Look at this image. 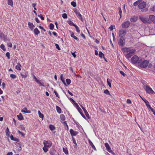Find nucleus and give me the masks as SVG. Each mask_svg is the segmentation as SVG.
Segmentation results:
<instances>
[{"mask_svg": "<svg viewBox=\"0 0 155 155\" xmlns=\"http://www.w3.org/2000/svg\"><path fill=\"white\" fill-rule=\"evenodd\" d=\"M28 27L31 29V30H33L34 27H35V25H34L32 23L30 22H28Z\"/></svg>", "mask_w": 155, "mask_h": 155, "instance_id": "17", "label": "nucleus"}, {"mask_svg": "<svg viewBox=\"0 0 155 155\" xmlns=\"http://www.w3.org/2000/svg\"><path fill=\"white\" fill-rule=\"evenodd\" d=\"M142 1V0H138L135 2L134 3V6H136L137 5H139Z\"/></svg>", "mask_w": 155, "mask_h": 155, "instance_id": "24", "label": "nucleus"}, {"mask_svg": "<svg viewBox=\"0 0 155 155\" xmlns=\"http://www.w3.org/2000/svg\"><path fill=\"white\" fill-rule=\"evenodd\" d=\"M113 28H115V25H111L109 28V29H110V31L113 30Z\"/></svg>", "mask_w": 155, "mask_h": 155, "instance_id": "41", "label": "nucleus"}, {"mask_svg": "<svg viewBox=\"0 0 155 155\" xmlns=\"http://www.w3.org/2000/svg\"><path fill=\"white\" fill-rule=\"evenodd\" d=\"M70 132L72 137L76 136L78 133V132L74 131L72 129H70Z\"/></svg>", "mask_w": 155, "mask_h": 155, "instance_id": "9", "label": "nucleus"}, {"mask_svg": "<svg viewBox=\"0 0 155 155\" xmlns=\"http://www.w3.org/2000/svg\"><path fill=\"white\" fill-rule=\"evenodd\" d=\"M104 93L106 94L110 95L109 91L107 89L104 90Z\"/></svg>", "mask_w": 155, "mask_h": 155, "instance_id": "49", "label": "nucleus"}, {"mask_svg": "<svg viewBox=\"0 0 155 155\" xmlns=\"http://www.w3.org/2000/svg\"><path fill=\"white\" fill-rule=\"evenodd\" d=\"M17 116L19 120H21L24 119L21 113H20L19 115H18Z\"/></svg>", "mask_w": 155, "mask_h": 155, "instance_id": "18", "label": "nucleus"}, {"mask_svg": "<svg viewBox=\"0 0 155 155\" xmlns=\"http://www.w3.org/2000/svg\"><path fill=\"white\" fill-rule=\"evenodd\" d=\"M139 18L144 23L150 24V20L147 18L143 16H140Z\"/></svg>", "mask_w": 155, "mask_h": 155, "instance_id": "5", "label": "nucleus"}, {"mask_svg": "<svg viewBox=\"0 0 155 155\" xmlns=\"http://www.w3.org/2000/svg\"><path fill=\"white\" fill-rule=\"evenodd\" d=\"M149 19L150 20V23L152 22L155 23V16L153 15H150L149 16Z\"/></svg>", "mask_w": 155, "mask_h": 155, "instance_id": "11", "label": "nucleus"}, {"mask_svg": "<svg viewBox=\"0 0 155 155\" xmlns=\"http://www.w3.org/2000/svg\"><path fill=\"white\" fill-rule=\"evenodd\" d=\"M54 27V25L52 23H50L49 25V29L51 30L53 29Z\"/></svg>", "mask_w": 155, "mask_h": 155, "instance_id": "38", "label": "nucleus"}, {"mask_svg": "<svg viewBox=\"0 0 155 155\" xmlns=\"http://www.w3.org/2000/svg\"><path fill=\"white\" fill-rule=\"evenodd\" d=\"M88 142H89V144H90V146H91V147L94 150L96 151L97 150V149H96L95 146H94V145L93 144V143L90 140H88Z\"/></svg>", "mask_w": 155, "mask_h": 155, "instance_id": "13", "label": "nucleus"}, {"mask_svg": "<svg viewBox=\"0 0 155 155\" xmlns=\"http://www.w3.org/2000/svg\"><path fill=\"white\" fill-rule=\"evenodd\" d=\"M78 112L80 113V114H81V113H83L82 112V109L80 107L78 108V109H77Z\"/></svg>", "mask_w": 155, "mask_h": 155, "instance_id": "59", "label": "nucleus"}, {"mask_svg": "<svg viewBox=\"0 0 155 155\" xmlns=\"http://www.w3.org/2000/svg\"><path fill=\"white\" fill-rule=\"evenodd\" d=\"M38 16L41 19V20H44V18L43 16L42 15L40 14V15H38Z\"/></svg>", "mask_w": 155, "mask_h": 155, "instance_id": "56", "label": "nucleus"}, {"mask_svg": "<svg viewBox=\"0 0 155 155\" xmlns=\"http://www.w3.org/2000/svg\"><path fill=\"white\" fill-rule=\"evenodd\" d=\"M60 117L61 120L62 121H63L65 119V117L64 115L61 114L60 115Z\"/></svg>", "mask_w": 155, "mask_h": 155, "instance_id": "27", "label": "nucleus"}, {"mask_svg": "<svg viewBox=\"0 0 155 155\" xmlns=\"http://www.w3.org/2000/svg\"><path fill=\"white\" fill-rule=\"evenodd\" d=\"M119 39L118 41V45L121 47H123L125 45L126 36V30L120 29L118 32Z\"/></svg>", "mask_w": 155, "mask_h": 155, "instance_id": "2", "label": "nucleus"}, {"mask_svg": "<svg viewBox=\"0 0 155 155\" xmlns=\"http://www.w3.org/2000/svg\"><path fill=\"white\" fill-rule=\"evenodd\" d=\"M10 77L12 79H15L17 77V76L15 74H10Z\"/></svg>", "mask_w": 155, "mask_h": 155, "instance_id": "42", "label": "nucleus"}, {"mask_svg": "<svg viewBox=\"0 0 155 155\" xmlns=\"http://www.w3.org/2000/svg\"><path fill=\"white\" fill-rule=\"evenodd\" d=\"M76 53V51L74 52H71V54L74 58H75L76 57V55L75 54V53Z\"/></svg>", "mask_w": 155, "mask_h": 155, "instance_id": "63", "label": "nucleus"}, {"mask_svg": "<svg viewBox=\"0 0 155 155\" xmlns=\"http://www.w3.org/2000/svg\"><path fill=\"white\" fill-rule=\"evenodd\" d=\"M146 6V3L144 2H141L138 5V8L140 9H141L140 12H146L148 11V8H145Z\"/></svg>", "mask_w": 155, "mask_h": 155, "instance_id": "3", "label": "nucleus"}, {"mask_svg": "<svg viewBox=\"0 0 155 155\" xmlns=\"http://www.w3.org/2000/svg\"><path fill=\"white\" fill-rule=\"evenodd\" d=\"M127 103L128 104H131L132 105L131 106H132V104H131V101L129 99H127Z\"/></svg>", "mask_w": 155, "mask_h": 155, "instance_id": "48", "label": "nucleus"}, {"mask_svg": "<svg viewBox=\"0 0 155 155\" xmlns=\"http://www.w3.org/2000/svg\"><path fill=\"white\" fill-rule=\"evenodd\" d=\"M104 145L107 151H108L109 152H110V150H111V148L110 147L108 143H105Z\"/></svg>", "mask_w": 155, "mask_h": 155, "instance_id": "16", "label": "nucleus"}, {"mask_svg": "<svg viewBox=\"0 0 155 155\" xmlns=\"http://www.w3.org/2000/svg\"><path fill=\"white\" fill-rule=\"evenodd\" d=\"M74 27H75V28L76 29V31L78 33H80V30L79 29L78 26L77 25H76Z\"/></svg>", "mask_w": 155, "mask_h": 155, "instance_id": "39", "label": "nucleus"}, {"mask_svg": "<svg viewBox=\"0 0 155 155\" xmlns=\"http://www.w3.org/2000/svg\"><path fill=\"white\" fill-rule=\"evenodd\" d=\"M34 78L35 79V81L39 84V86L45 87V85L44 82H41V81L38 80L35 75H33Z\"/></svg>", "mask_w": 155, "mask_h": 155, "instance_id": "8", "label": "nucleus"}, {"mask_svg": "<svg viewBox=\"0 0 155 155\" xmlns=\"http://www.w3.org/2000/svg\"><path fill=\"white\" fill-rule=\"evenodd\" d=\"M121 50L125 56L126 57V48H121Z\"/></svg>", "mask_w": 155, "mask_h": 155, "instance_id": "36", "label": "nucleus"}, {"mask_svg": "<svg viewBox=\"0 0 155 155\" xmlns=\"http://www.w3.org/2000/svg\"><path fill=\"white\" fill-rule=\"evenodd\" d=\"M43 144L45 147H47L48 148H50L52 145V142L50 141L44 140L43 141Z\"/></svg>", "mask_w": 155, "mask_h": 155, "instance_id": "7", "label": "nucleus"}, {"mask_svg": "<svg viewBox=\"0 0 155 155\" xmlns=\"http://www.w3.org/2000/svg\"><path fill=\"white\" fill-rule=\"evenodd\" d=\"M135 51V49L132 48H127V58L133 64H138L140 61L139 58L136 55H134L130 59V57L133 55Z\"/></svg>", "mask_w": 155, "mask_h": 155, "instance_id": "1", "label": "nucleus"}, {"mask_svg": "<svg viewBox=\"0 0 155 155\" xmlns=\"http://www.w3.org/2000/svg\"><path fill=\"white\" fill-rule=\"evenodd\" d=\"M22 112L26 113L27 114H30L31 113V111L30 110H28L27 108L26 107H25L23 109L21 110Z\"/></svg>", "mask_w": 155, "mask_h": 155, "instance_id": "12", "label": "nucleus"}, {"mask_svg": "<svg viewBox=\"0 0 155 155\" xmlns=\"http://www.w3.org/2000/svg\"><path fill=\"white\" fill-rule=\"evenodd\" d=\"M38 114L39 117L42 118L43 120L44 117L43 114H42L39 110L38 111Z\"/></svg>", "mask_w": 155, "mask_h": 155, "instance_id": "31", "label": "nucleus"}, {"mask_svg": "<svg viewBox=\"0 0 155 155\" xmlns=\"http://www.w3.org/2000/svg\"><path fill=\"white\" fill-rule=\"evenodd\" d=\"M120 74H121L122 75H123L124 76H125V73L123 72L122 71H120Z\"/></svg>", "mask_w": 155, "mask_h": 155, "instance_id": "61", "label": "nucleus"}, {"mask_svg": "<svg viewBox=\"0 0 155 155\" xmlns=\"http://www.w3.org/2000/svg\"><path fill=\"white\" fill-rule=\"evenodd\" d=\"M28 72L26 71L25 72V74H23L22 73H20V75L21 77L22 78H25L27 77V74Z\"/></svg>", "mask_w": 155, "mask_h": 155, "instance_id": "21", "label": "nucleus"}, {"mask_svg": "<svg viewBox=\"0 0 155 155\" xmlns=\"http://www.w3.org/2000/svg\"><path fill=\"white\" fill-rule=\"evenodd\" d=\"M122 28H126V22H124L122 25Z\"/></svg>", "mask_w": 155, "mask_h": 155, "instance_id": "51", "label": "nucleus"}, {"mask_svg": "<svg viewBox=\"0 0 155 155\" xmlns=\"http://www.w3.org/2000/svg\"><path fill=\"white\" fill-rule=\"evenodd\" d=\"M21 66L19 63H17V64L15 66V68L18 71L21 70Z\"/></svg>", "mask_w": 155, "mask_h": 155, "instance_id": "19", "label": "nucleus"}, {"mask_svg": "<svg viewBox=\"0 0 155 155\" xmlns=\"http://www.w3.org/2000/svg\"><path fill=\"white\" fill-rule=\"evenodd\" d=\"M48 147H45V145H44V147H43L42 149L45 153H46L48 151Z\"/></svg>", "mask_w": 155, "mask_h": 155, "instance_id": "35", "label": "nucleus"}, {"mask_svg": "<svg viewBox=\"0 0 155 155\" xmlns=\"http://www.w3.org/2000/svg\"><path fill=\"white\" fill-rule=\"evenodd\" d=\"M49 128L51 131H53L55 129V127L52 125H49Z\"/></svg>", "mask_w": 155, "mask_h": 155, "instance_id": "34", "label": "nucleus"}, {"mask_svg": "<svg viewBox=\"0 0 155 155\" xmlns=\"http://www.w3.org/2000/svg\"><path fill=\"white\" fill-rule=\"evenodd\" d=\"M150 11L153 12H155V5L151 7L150 8Z\"/></svg>", "mask_w": 155, "mask_h": 155, "instance_id": "45", "label": "nucleus"}, {"mask_svg": "<svg viewBox=\"0 0 155 155\" xmlns=\"http://www.w3.org/2000/svg\"><path fill=\"white\" fill-rule=\"evenodd\" d=\"M63 124H64V125L67 127V130H68V126L67 124V122L66 121H64L63 122Z\"/></svg>", "mask_w": 155, "mask_h": 155, "instance_id": "46", "label": "nucleus"}, {"mask_svg": "<svg viewBox=\"0 0 155 155\" xmlns=\"http://www.w3.org/2000/svg\"><path fill=\"white\" fill-rule=\"evenodd\" d=\"M144 89L147 93L151 94H154L155 93L152 89L148 85H146Z\"/></svg>", "mask_w": 155, "mask_h": 155, "instance_id": "6", "label": "nucleus"}, {"mask_svg": "<svg viewBox=\"0 0 155 155\" xmlns=\"http://www.w3.org/2000/svg\"><path fill=\"white\" fill-rule=\"evenodd\" d=\"M8 4L11 6H13V1L12 0H8Z\"/></svg>", "mask_w": 155, "mask_h": 155, "instance_id": "28", "label": "nucleus"}, {"mask_svg": "<svg viewBox=\"0 0 155 155\" xmlns=\"http://www.w3.org/2000/svg\"><path fill=\"white\" fill-rule=\"evenodd\" d=\"M63 152L66 155H68V149L66 147H63Z\"/></svg>", "mask_w": 155, "mask_h": 155, "instance_id": "23", "label": "nucleus"}, {"mask_svg": "<svg viewBox=\"0 0 155 155\" xmlns=\"http://www.w3.org/2000/svg\"><path fill=\"white\" fill-rule=\"evenodd\" d=\"M18 133L21 135L22 136H24L25 134L22 132H21L19 130H18Z\"/></svg>", "mask_w": 155, "mask_h": 155, "instance_id": "60", "label": "nucleus"}, {"mask_svg": "<svg viewBox=\"0 0 155 155\" xmlns=\"http://www.w3.org/2000/svg\"><path fill=\"white\" fill-rule=\"evenodd\" d=\"M13 140L17 142H19V139H18L16 137H14Z\"/></svg>", "mask_w": 155, "mask_h": 155, "instance_id": "64", "label": "nucleus"}, {"mask_svg": "<svg viewBox=\"0 0 155 155\" xmlns=\"http://www.w3.org/2000/svg\"><path fill=\"white\" fill-rule=\"evenodd\" d=\"M71 4L74 7L76 6V3L74 1L71 2Z\"/></svg>", "mask_w": 155, "mask_h": 155, "instance_id": "43", "label": "nucleus"}, {"mask_svg": "<svg viewBox=\"0 0 155 155\" xmlns=\"http://www.w3.org/2000/svg\"><path fill=\"white\" fill-rule=\"evenodd\" d=\"M75 12L76 13L78 18L80 19L81 21H82V15L79 12H78L77 11Z\"/></svg>", "mask_w": 155, "mask_h": 155, "instance_id": "14", "label": "nucleus"}, {"mask_svg": "<svg viewBox=\"0 0 155 155\" xmlns=\"http://www.w3.org/2000/svg\"><path fill=\"white\" fill-rule=\"evenodd\" d=\"M66 81L68 85L69 84L71 83V80L69 79H67Z\"/></svg>", "mask_w": 155, "mask_h": 155, "instance_id": "47", "label": "nucleus"}, {"mask_svg": "<svg viewBox=\"0 0 155 155\" xmlns=\"http://www.w3.org/2000/svg\"><path fill=\"white\" fill-rule=\"evenodd\" d=\"M68 23L69 25L71 26H74L76 25L74 24V23L71 21H68Z\"/></svg>", "mask_w": 155, "mask_h": 155, "instance_id": "40", "label": "nucleus"}, {"mask_svg": "<svg viewBox=\"0 0 155 155\" xmlns=\"http://www.w3.org/2000/svg\"><path fill=\"white\" fill-rule=\"evenodd\" d=\"M8 45L9 47H12V45L11 43L10 42L8 43Z\"/></svg>", "mask_w": 155, "mask_h": 155, "instance_id": "62", "label": "nucleus"}, {"mask_svg": "<svg viewBox=\"0 0 155 155\" xmlns=\"http://www.w3.org/2000/svg\"><path fill=\"white\" fill-rule=\"evenodd\" d=\"M149 63V62L148 61L140 59L138 64L141 68H145L147 66Z\"/></svg>", "mask_w": 155, "mask_h": 155, "instance_id": "4", "label": "nucleus"}, {"mask_svg": "<svg viewBox=\"0 0 155 155\" xmlns=\"http://www.w3.org/2000/svg\"><path fill=\"white\" fill-rule=\"evenodd\" d=\"M145 102L148 108H150H150H152L149 104V102L148 101L146 100L145 101Z\"/></svg>", "mask_w": 155, "mask_h": 155, "instance_id": "29", "label": "nucleus"}, {"mask_svg": "<svg viewBox=\"0 0 155 155\" xmlns=\"http://www.w3.org/2000/svg\"><path fill=\"white\" fill-rule=\"evenodd\" d=\"M62 17L64 18H67V14H66V13H64V14H62Z\"/></svg>", "mask_w": 155, "mask_h": 155, "instance_id": "53", "label": "nucleus"}, {"mask_svg": "<svg viewBox=\"0 0 155 155\" xmlns=\"http://www.w3.org/2000/svg\"><path fill=\"white\" fill-rule=\"evenodd\" d=\"M74 104V106L77 108V109H78V108L80 107L78 105V104L76 103V102L73 103Z\"/></svg>", "mask_w": 155, "mask_h": 155, "instance_id": "52", "label": "nucleus"}, {"mask_svg": "<svg viewBox=\"0 0 155 155\" xmlns=\"http://www.w3.org/2000/svg\"><path fill=\"white\" fill-rule=\"evenodd\" d=\"M81 108L83 109L86 117L88 119H90V117L89 115V114L88 113L87 111V110L82 106L81 105Z\"/></svg>", "mask_w": 155, "mask_h": 155, "instance_id": "10", "label": "nucleus"}, {"mask_svg": "<svg viewBox=\"0 0 155 155\" xmlns=\"http://www.w3.org/2000/svg\"><path fill=\"white\" fill-rule=\"evenodd\" d=\"M111 81H112L111 80H110L109 79L107 78V84H108V85H109V86L110 87H111Z\"/></svg>", "mask_w": 155, "mask_h": 155, "instance_id": "32", "label": "nucleus"}, {"mask_svg": "<svg viewBox=\"0 0 155 155\" xmlns=\"http://www.w3.org/2000/svg\"><path fill=\"white\" fill-rule=\"evenodd\" d=\"M137 20V18L136 17H133L132 18H131L130 19V21H131L132 22H136Z\"/></svg>", "mask_w": 155, "mask_h": 155, "instance_id": "30", "label": "nucleus"}, {"mask_svg": "<svg viewBox=\"0 0 155 155\" xmlns=\"http://www.w3.org/2000/svg\"><path fill=\"white\" fill-rule=\"evenodd\" d=\"M72 139L73 140V143L74 144H75V145H77V144L76 143V142L75 141V139L73 137H72Z\"/></svg>", "mask_w": 155, "mask_h": 155, "instance_id": "57", "label": "nucleus"}, {"mask_svg": "<svg viewBox=\"0 0 155 155\" xmlns=\"http://www.w3.org/2000/svg\"><path fill=\"white\" fill-rule=\"evenodd\" d=\"M54 92L55 93V94L56 95V96L58 97V98H60V96L58 94L57 92L56 91L54 90Z\"/></svg>", "mask_w": 155, "mask_h": 155, "instance_id": "54", "label": "nucleus"}, {"mask_svg": "<svg viewBox=\"0 0 155 155\" xmlns=\"http://www.w3.org/2000/svg\"><path fill=\"white\" fill-rule=\"evenodd\" d=\"M6 55L8 58V59H10V54L9 52H7L6 54Z\"/></svg>", "mask_w": 155, "mask_h": 155, "instance_id": "50", "label": "nucleus"}, {"mask_svg": "<svg viewBox=\"0 0 155 155\" xmlns=\"http://www.w3.org/2000/svg\"><path fill=\"white\" fill-rule=\"evenodd\" d=\"M5 133L6 135L8 136L9 137L10 136V132L8 128L7 127L6 129L5 130Z\"/></svg>", "mask_w": 155, "mask_h": 155, "instance_id": "26", "label": "nucleus"}, {"mask_svg": "<svg viewBox=\"0 0 155 155\" xmlns=\"http://www.w3.org/2000/svg\"><path fill=\"white\" fill-rule=\"evenodd\" d=\"M57 111L59 114H61V108L58 106H57L56 107Z\"/></svg>", "mask_w": 155, "mask_h": 155, "instance_id": "22", "label": "nucleus"}, {"mask_svg": "<svg viewBox=\"0 0 155 155\" xmlns=\"http://www.w3.org/2000/svg\"><path fill=\"white\" fill-rule=\"evenodd\" d=\"M60 78H61V81H62L63 82V83H64V84L65 85H66V83L65 82L63 78V74H61V75Z\"/></svg>", "mask_w": 155, "mask_h": 155, "instance_id": "33", "label": "nucleus"}, {"mask_svg": "<svg viewBox=\"0 0 155 155\" xmlns=\"http://www.w3.org/2000/svg\"><path fill=\"white\" fill-rule=\"evenodd\" d=\"M55 153L56 150L54 149L51 150L49 152V153L51 155H55Z\"/></svg>", "mask_w": 155, "mask_h": 155, "instance_id": "25", "label": "nucleus"}, {"mask_svg": "<svg viewBox=\"0 0 155 155\" xmlns=\"http://www.w3.org/2000/svg\"><path fill=\"white\" fill-rule=\"evenodd\" d=\"M70 32L71 34V37L74 38V39H75L77 41H78V39L74 35V34L73 32L72 31H70Z\"/></svg>", "mask_w": 155, "mask_h": 155, "instance_id": "15", "label": "nucleus"}, {"mask_svg": "<svg viewBox=\"0 0 155 155\" xmlns=\"http://www.w3.org/2000/svg\"><path fill=\"white\" fill-rule=\"evenodd\" d=\"M34 32L35 35H37L40 33V31L37 28H36L34 29Z\"/></svg>", "mask_w": 155, "mask_h": 155, "instance_id": "20", "label": "nucleus"}, {"mask_svg": "<svg viewBox=\"0 0 155 155\" xmlns=\"http://www.w3.org/2000/svg\"><path fill=\"white\" fill-rule=\"evenodd\" d=\"M0 48H1L4 51H5L6 50L5 47V45L3 44H2L0 45Z\"/></svg>", "mask_w": 155, "mask_h": 155, "instance_id": "37", "label": "nucleus"}, {"mask_svg": "<svg viewBox=\"0 0 155 155\" xmlns=\"http://www.w3.org/2000/svg\"><path fill=\"white\" fill-rule=\"evenodd\" d=\"M55 45L56 46V48L58 50H61L60 48L59 45L58 44H55Z\"/></svg>", "mask_w": 155, "mask_h": 155, "instance_id": "58", "label": "nucleus"}, {"mask_svg": "<svg viewBox=\"0 0 155 155\" xmlns=\"http://www.w3.org/2000/svg\"><path fill=\"white\" fill-rule=\"evenodd\" d=\"M99 56L101 58H102L104 56V54L103 53L101 52H100L99 53Z\"/></svg>", "mask_w": 155, "mask_h": 155, "instance_id": "44", "label": "nucleus"}, {"mask_svg": "<svg viewBox=\"0 0 155 155\" xmlns=\"http://www.w3.org/2000/svg\"><path fill=\"white\" fill-rule=\"evenodd\" d=\"M119 15L120 16V18L121 17V13H122V11H121V8L120 7L119 8Z\"/></svg>", "mask_w": 155, "mask_h": 155, "instance_id": "55", "label": "nucleus"}]
</instances>
